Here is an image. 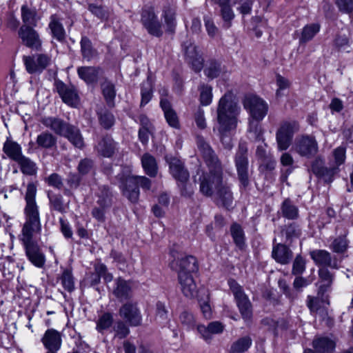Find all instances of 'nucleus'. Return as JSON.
Returning <instances> with one entry per match:
<instances>
[{"label": "nucleus", "mask_w": 353, "mask_h": 353, "mask_svg": "<svg viewBox=\"0 0 353 353\" xmlns=\"http://www.w3.org/2000/svg\"><path fill=\"white\" fill-rule=\"evenodd\" d=\"M59 281L66 291L71 292L74 290V281L72 271L65 269L59 276Z\"/></svg>", "instance_id": "nucleus-46"}, {"label": "nucleus", "mask_w": 353, "mask_h": 353, "mask_svg": "<svg viewBox=\"0 0 353 353\" xmlns=\"http://www.w3.org/2000/svg\"><path fill=\"white\" fill-rule=\"evenodd\" d=\"M37 191V186L34 183H29L28 184L25 194L26 221L22 228L21 239H32L34 234H39L41 230L39 210L36 202Z\"/></svg>", "instance_id": "nucleus-2"}, {"label": "nucleus", "mask_w": 353, "mask_h": 353, "mask_svg": "<svg viewBox=\"0 0 353 353\" xmlns=\"http://www.w3.org/2000/svg\"><path fill=\"white\" fill-rule=\"evenodd\" d=\"M80 43L83 58L88 61L92 59L96 56L97 51L93 48L91 41L87 37H82Z\"/></svg>", "instance_id": "nucleus-42"}, {"label": "nucleus", "mask_w": 353, "mask_h": 353, "mask_svg": "<svg viewBox=\"0 0 353 353\" xmlns=\"http://www.w3.org/2000/svg\"><path fill=\"white\" fill-rule=\"evenodd\" d=\"M46 181L49 185L59 190L61 189L63 185L62 178L57 173L50 174Z\"/></svg>", "instance_id": "nucleus-59"}, {"label": "nucleus", "mask_w": 353, "mask_h": 353, "mask_svg": "<svg viewBox=\"0 0 353 353\" xmlns=\"http://www.w3.org/2000/svg\"><path fill=\"white\" fill-rule=\"evenodd\" d=\"M230 230L235 243L241 247L244 242V233L241 227L237 223H234Z\"/></svg>", "instance_id": "nucleus-52"}, {"label": "nucleus", "mask_w": 353, "mask_h": 353, "mask_svg": "<svg viewBox=\"0 0 353 353\" xmlns=\"http://www.w3.org/2000/svg\"><path fill=\"white\" fill-rule=\"evenodd\" d=\"M274 260L281 264L288 263L292 256V252L285 245L279 243L274 246L272 253Z\"/></svg>", "instance_id": "nucleus-32"}, {"label": "nucleus", "mask_w": 353, "mask_h": 353, "mask_svg": "<svg viewBox=\"0 0 353 353\" xmlns=\"http://www.w3.org/2000/svg\"><path fill=\"white\" fill-rule=\"evenodd\" d=\"M197 330L202 337L207 341L211 339L212 334L222 333L224 325L219 321H213L209 323L207 327L202 325H198Z\"/></svg>", "instance_id": "nucleus-31"}, {"label": "nucleus", "mask_w": 353, "mask_h": 353, "mask_svg": "<svg viewBox=\"0 0 353 353\" xmlns=\"http://www.w3.org/2000/svg\"><path fill=\"white\" fill-rule=\"evenodd\" d=\"M243 106L248 111L249 119L248 137L250 139H261L262 128L259 123L268 111V103L261 98L252 95H246L243 100Z\"/></svg>", "instance_id": "nucleus-3"}, {"label": "nucleus", "mask_w": 353, "mask_h": 353, "mask_svg": "<svg viewBox=\"0 0 353 353\" xmlns=\"http://www.w3.org/2000/svg\"><path fill=\"white\" fill-rule=\"evenodd\" d=\"M48 197L52 209L61 213L65 212L63 196L61 194L49 195Z\"/></svg>", "instance_id": "nucleus-51"}, {"label": "nucleus", "mask_w": 353, "mask_h": 353, "mask_svg": "<svg viewBox=\"0 0 353 353\" xmlns=\"http://www.w3.org/2000/svg\"><path fill=\"white\" fill-rule=\"evenodd\" d=\"M101 88L107 105L110 108L114 107L117 93L115 85L112 81L105 79L101 84Z\"/></svg>", "instance_id": "nucleus-35"}, {"label": "nucleus", "mask_w": 353, "mask_h": 353, "mask_svg": "<svg viewBox=\"0 0 353 353\" xmlns=\"http://www.w3.org/2000/svg\"><path fill=\"white\" fill-rule=\"evenodd\" d=\"M3 151L8 158L15 162L23 155L21 145L17 142L8 139L3 143Z\"/></svg>", "instance_id": "nucleus-33"}, {"label": "nucleus", "mask_w": 353, "mask_h": 353, "mask_svg": "<svg viewBox=\"0 0 353 353\" xmlns=\"http://www.w3.org/2000/svg\"><path fill=\"white\" fill-rule=\"evenodd\" d=\"M93 161L90 159H82L78 165V171L82 175L87 174L93 168Z\"/></svg>", "instance_id": "nucleus-57"}, {"label": "nucleus", "mask_w": 353, "mask_h": 353, "mask_svg": "<svg viewBox=\"0 0 353 353\" xmlns=\"http://www.w3.org/2000/svg\"><path fill=\"white\" fill-rule=\"evenodd\" d=\"M222 72L221 63L215 61H209L204 69L205 74L211 79L218 77Z\"/></svg>", "instance_id": "nucleus-47"}, {"label": "nucleus", "mask_w": 353, "mask_h": 353, "mask_svg": "<svg viewBox=\"0 0 353 353\" xmlns=\"http://www.w3.org/2000/svg\"><path fill=\"white\" fill-rule=\"evenodd\" d=\"M20 167L21 172L26 175H34L37 173V164L30 158L23 155L17 161Z\"/></svg>", "instance_id": "nucleus-40"}, {"label": "nucleus", "mask_w": 353, "mask_h": 353, "mask_svg": "<svg viewBox=\"0 0 353 353\" xmlns=\"http://www.w3.org/2000/svg\"><path fill=\"white\" fill-rule=\"evenodd\" d=\"M117 177L120 181L119 187L122 194L132 203H137L139 201L140 195L139 186L146 190L151 188L152 181L145 176L119 174Z\"/></svg>", "instance_id": "nucleus-6"}, {"label": "nucleus", "mask_w": 353, "mask_h": 353, "mask_svg": "<svg viewBox=\"0 0 353 353\" xmlns=\"http://www.w3.org/2000/svg\"><path fill=\"white\" fill-rule=\"evenodd\" d=\"M161 17L166 31L173 34L176 27L175 7L171 6L170 4L165 5L163 8Z\"/></svg>", "instance_id": "nucleus-25"}, {"label": "nucleus", "mask_w": 353, "mask_h": 353, "mask_svg": "<svg viewBox=\"0 0 353 353\" xmlns=\"http://www.w3.org/2000/svg\"><path fill=\"white\" fill-rule=\"evenodd\" d=\"M282 212L284 216L293 219L297 217L298 210L289 200H285L282 206Z\"/></svg>", "instance_id": "nucleus-53"}, {"label": "nucleus", "mask_w": 353, "mask_h": 353, "mask_svg": "<svg viewBox=\"0 0 353 353\" xmlns=\"http://www.w3.org/2000/svg\"><path fill=\"white\" fill-rule=\"evenodd\" d=\"M310 255L316 265L323 268H339L338 261L332 259L330 254L324 250H314L310 252Z\"/></svg>", "instance_id": "nucleus-21"}, {"label": "nucleus", "mask_w": 353, "mask_h": 353, "mask_svg": "<svg viewBox=\"0 0 353 353\" xmlns=\"http://www.w3.org/2000/svg\"><path fill=\"white\" fill-rule=\"evenodd\" d=\"M26 255L28 260L36 267L42 268L46 262V257L39 245L33 239H21Z\"/></svg>", "instance_id": "nucleus-13"}, {"label": "nucleus", "mask_w": 353, "mask_h": 353, "mask_svg": "<svg viewBox=\"0 0 353 353\" xmlns=\"http://www.w3.org/2000/svg\"><path fill=\"white\" fill-rule=\"evenodd\" d=\"M299 124L295 121L285 122L278 130L276 135L278 149L286 150L292 143L295 132L299 131Z\"/></svg>", "instance_id": "nucleus-10"}, {"label": "nucleus", "mask_w": 353, "mask_h": 353, "mask_svg": "<svg viewBox=\"0 0 353 353\" xmlns=\"http://www.w3.org/2000/svg\"><path fill=\"white\" fill-rule=\"evenodd\" d=\"M239 108L232 99L230 94H224L219 100L217 108V121L221 141L225 143V135L236 127Z\"/></svg>", "instance_id": "nucleus-4"}, {"label": "nucleus", "mask_w": 353, "mask_h": 353, "mask_svg": "<svg viewBox=\"0 0 353 353\" xmlns=\"http://www.w3.org/2000/svg\"><path fill=\"white\" fill-rule=\"evenodd\" d=\"M110 208H103L96 204L92 210V216L99 222H104L105 220V212Z\"/></svg>", "instance_id": "nucleus-58"}, {"label": "nucleus", "mask_w": 353, "mask_h": 353, "mask_svg": "<svg viewBox=\"0 0 353 353\" xmlns=\"http://www.w3.org/2000/svg\"><path fill=\"white\" fill-rule=\"evenodd\" d=\"M18 33L24 45L33 50H41V41L34 27L21 26Z\"/></svg>", "instance_id": "nucleus-17"}, {"label": "nucleus", "mask_w": 353, "mask_h": 353, "mask_svg": "<svg viewBox=\"0 0 353 353\" xmlns=\"http://www.w3.org/2000/svg\"><path fill=\"white\" fill-rule=\"evenodd\" d=\"M347 243L345 237H339L334 239L332 244V249L337 253H342L347 249Z\"/></svg>", "instance_id": "nucleus-54"}, {"label": "nucleus", "mask_w": 353, "mask_h": 353, "mask_svg": "<svg viewBox=\"0 0 353 353\" xmlns=\"http://www.w3.org/2000/svg\"><path fill=\"white\" fill-rule=\"evenodd\" d=\"M313 347L319 353H330L335 348V341L328 337H319L314 340Z\"/></svg>", "instance_id": "nucleus-36"}, {"label": "nucleus", "mask_w": 353, "mask_h": 353, "mask_svg": "<svg viewBox=\"0 0 353 353\" xmlns=\"http://www.w3.org/2000/svg\"><path fill=\"white\" fill-rule=\"evenodd\" d=\"M319 31L320 25L319 23H310L305 26L299 38V43H305L310 41Z\"/></svg>", "instance_id": "nucleus-39"}, {"label": "nucleus", "mask_w": 353, "mask_h": 353, "mask_svg": "<svg viewBox=\"0 0 353 353\" xmlns=\"http://www.w3.org/2000/svg\"><path fill=\"white\" fill-rule=\"evenodd\" d=\"M228 285L232 290L239 310L245 321L250 320L252 317L251 303L248 296L243 292L241 287L233 279L228 281Z\"/></svg>", "instance_id": "nucleus-9"}, {"label": "nucleus", "mask_w": 353, "mask_h": 353, "mask_svg": "<svg viewBox=\"0 0 353 353\" xmlns=\"http://www.w3.org/2000/svg\"><path fill=\"white\" fill-rule=\"evenodd\" d=\"M62 136L66 137L76 148L80 149L83 148V139L78 128L69 124Z\"/></svg>", "instance_id": "nucleus-34"}, {"label": "nucleus", "mask_w": 353, "mask_h": 353, "mask_svg": "<svg viewBox=\"0 0 353 353\" xmlns=\"http://www.w3.org/2000/svg\"><path fill=\"white\" fill-rule=\"evenodd\" d=\"M114 322V314L110 312H105L99 316L97 321L96 330L103 333L105 330L110 328Z\"/></svg>", "instance_id": "nucleus-43"}, {"label": "nucleus", "mask_w": 353, "mask_h": 353, "mask_svg": "<svg viewBox=\"0 0 353 353\" xmlns=\"http://www.w3.org/2000/svg\"><path fill=\"white\" fill-rule=\"evenodd\" d=\"M141 165L145 173L150 177H155L158 173V165L156 159L146 152L141 158Z\"/></svg>", "instance_id": "nucleus-30"}, {"label": "nucleus", "mask_w": 353, "mask_h": 353, "mask_svg": "<svg viewBox=\"0 0 353 353\" xmlns=\"http://www.w3.org/2000/svg\"><path fill=\"white\" fill-rule=\"evenodd\" d=\"M205 30L209 37H214L219 32V29L214 24L212 19L209 17H204Z\"/></svg>", "instance_id": "nucleus-55"}, {"label": "nucleus", "mask_w": 353, "mask_h": 353, "mask_svg": "<svg viewBox=\"0 0 353 353\" xmlns=\"http://www.w3.org/2000/svg\"><path fill=\"white\" fill-rule=\"evenodd\" d=\"M141 21L148 32L156 37L162 34L161 26L157 19L152 7H145L142 10Z\"/></svg>", "instance_id": "nucleus-14"}, {"label": "nucleus", "mask_w": 353, "mask_h": 353, "mask_svg": "<svg viewBox=\"0 0 353 353\" xmlns=\"http://www.w3.org/2000/svg\"><path fill=\"white\" fill-rule=\"evenodd\" d=\"M48 27L53 38L59 41H63L65 39V32L61 23V19L57 14L50 16Z\"/></svg>", "instance_id": "nucleus-26"}, {"label": "nucleus", "mask_w": 353, "mask_h": 353, "mask_svg": "<svg viewBox=\"0 0 353 353\" xmlns=\"http://www.w3.org/2000/svg\"><path fill=\"white\" fill-rule=\"evenodd\" d=\"M119 315L130 326L141 325L142 315L137 303L129 301L123 304L119 310Z\"/></svg>", "instance_id": "nucleus-12"}, {"label": "nucleus", "mask_w": 353, "mask_h": 353, "mask_svg": "<svg viewBox=\"0 0 353 353\" xmlns=\"http://www.w3.org/2000/svg\"><path fill=\"white\" fill-rule=\"evenodd\" d=\"M333 155L335 160V163L337 165L343 164L345 159V148L343 146L336 148L333 151Z\"/></svg>", "instance_id": "nucleus-62"}, {"label": "nucleus", "mask_w": 353, "mask_h": 353, "mask_svg": "<svg viewBox=\"0 0 353 353\" xmlns=\"http://www.w3.org/2000/svg\"><path fill=\"white\" fill-rule=\"evenodd\" d=\"M248 149L245 144L240 143L235 157V163L241 183L245 186L248 184V160L247 157Z\"/></svg>", "instance_id": "nucleus-15"}, {"label": "nucleus", "mask_w": 353, "mask_h": 353, "mask_svg": "<svg viewBox=\"0 0 353 353\" xmlns=\"http://www.w3.org/2000/svg\"><path fill=\"white\" fill-rule=\"evenodd\" d=\"M292 150L301 157L311 159L319 152V145L312 135L298 136L292 145Z\"/></svg>", "instance_id": "nucleus-8"}, {"label": "nucleus", "mask_w": 353, "mask_h": 353, "mask_svg": "<svg viewBox=\"0 0 353 353\" xmlns=\"http://www.w3.org/2000/svg\"><path fill=\"white\" fill-rule=\"evenodd\" d=\"M336 3L341 12L350 13L353 11V0H336Z\"/></svg>", "instance_id": "nucleus-63"}, {"label": "nucleus", "mask_w": 353, "mask_h": 353, "mask_svg": "<svg viewBox=\"0 0 353 353\" xmlns=\"http://www.w3.org/2000/svg\"><path fill=\"white\" fill-rule=\"evenodd\" d=\"M114 337L120 339L125 338L130 334L128 324L123 320H118L113 326Z\"/></svg>", "instance_id": "nucleus-49"}, {"label": "nucleus", "mask_w": 353, "mask_h": 353, "mask_svg": "<svg viewBox=\"0 0 353 353\" xmlns=\"http://www.w3.org/2000/svg\"><path fill=\"white\" fill-rule=\"evenodd\" d=\"M141 105H145L152 99V87L151 82L148 80L146 82L143 83L141 86Z\"/></svg>", "instance_id": "nucleus-50"}, {"label": "nucleus", "mask_w": 353, "mask_h": 353, "mask_svg": "<svg viewBox=\"0 0 353 353\" xmlns=\"http://www.w3.org/2000/svg\"><path fill=\"white\" fill-rule=\"evenodd\" d=\"M36 143L39 148L50 149L56 145L57 138L52 133L45 131L37 136Z\"/></svg>", "instance_id": "nucleus-38"}, {"label": "nucleus", "mask_w": 353, "mask_h": 353, "mask_svg": "<svg viewBox=\"0 0 353 353\" xmlns=\"http://www.w3.org/2000/svg\"><path fill=\"white\" fill-rule=\"evenodd\" d=\"M199 270L197 261L193 256L181 257L178 262V281L183 293L192 297L196 289L193 274Z\"/></svg>", "instance_id": "nucleus-5"}, {"label": "nucleus", "mask_w": 353, "mask_h": 353, "mask_svg": "<svg viewBox=\"0 0 353 353\" xmlns=\"http://www.w3.org/2000/svg\"><path fill=\"white\" fill-rule=\"evenodd\" d=\"M199 90L200 92L199 100L201 105H210L212 101V88L207 84H201Z\"/></svg>", "instance_id": "nucleus-48"}, {"label": "nucleus", "mask_w": 353, "mask_h": 353, "mask_svg": "<svg viewBox=\"0 0 353 353\" xmlns=\"http://www.w3.org/2000/svg\"><path fill=\"white\" fill-rule=\"evenodd\" d=\"M94 270L98 272L103 279L105 282L108 283L113 280V276L108 272L106 265L103 263H98L94 266Z\"/></svg>", "instance_id": "nucleus-56"}, {"label": "nucleus", "mask_w": 353, "mask_h": 353, "mask_svg": "<svg viewBox=\"0 0 353 353\" xmlns=\"http://www.w3.org/2000/svg\"><path fill=\"white\" fill-rule=\"evenodd\" d=\"M161 95L160 106L164 112V116L166 121L172 128H176V115L174 110L172 109L168 91L166 88H163L159 90Z\"/></svg>", "instance_id": "nucleus-18"}, {"label": "nucleus", "mask_w": 353, "mask_h": 353, "mask_svg": "<svg viewBox=\"0 0 353 353\" xmlns=\"http://www.w3.org/2000/svg\"><path fill=\"white\" fill-rule=\"evenodd\" d=\"M96 150L101 156L110 157L117 150V143L110 137L106 136L98 143Z\"/></svg>", "instance_id": "nucleus-29"}, {"label": "nucleus", "mask_w": 353, "mask_h": 353, "mask_svg": "<svg viewBox=\"0 0 353 353\" xmlns=\"http://www.w3.org/2000/svg\"><path fill=\"white\" fill-rule=\"evenodd\" d=\"M112 294L119 299H128L132 295V286L130 281H126L121 277L114 280Z\"/></svg>", "instance_id": "nucleus-23"}, {"label": "nucleus", "mask_w": 353, "mask_h": 353, "mask_svg": "<svg viewBox=\"0 0 353 353\" xmlns=\"http://www.w3.org/2000/svg\"><path fill=\"white\" fill-rule=\"evenodd\" d=\"M88 10L93 14L101 19H104L108 17L107 12L101 6H97L96 4H90L88 6Z\"/></svg>", "instance_id": "nucleus-61"}, {"label": "nucleus", "mask_w": 353, "mask_h": 353, "mask_svg": "<svg viewBox=\"0 0 353 353\" xmlns=\"http://www.w3.org/2000/svg\"><path fill=\"white\" fill-rule=\"evenodd\" d=\"M21 17L23 21L22 26L36 27L40 19L35 8H30L24 4L21 8Z\"/></svg>", "instance_id": "nucleus-27"}, {"label": "nucleus", "mask_w": 353, "mask_h": 353, "mask_svg": "<svg viewBox=\"0 0 353 353\" xmlns=\"http://www.w3.org/2000/svg\"><path fill=\"white\" fill-rule=\"evenodd\" d=\"M99 124L105 130L112 128L115 123L114 116L106 109L101 110L98 113Z\"/></svg>", "instance_id": "nucleus-44"}, {"label": "nucleus", "mask_w": 353, "mask_h": 353, "mask_svg": "<svg viewBox=\"0 0 353 353\" xmlns=\"http://www.w3.org/2000/svg\"><path fill=\"white\" fill-rule=\"evenodd\" d=\"M56 89L62 101L72 107H75L79 103V96L72 86H68L62 81L55 83Z\"/></svg>", "instance_id": "nucleus-19"}, {"label": "nucleus", "mask_w": 353, "mask_h": 353, "mask_svg": "<svg viewBox=\"0 0 353 353\" xmlns=\"http://www.w3.org/2000/svg\"><path fill=\"white\" fill-rule=\"evenodd\" d=\"M41 123L46 128L50 129L55 134L62 136L70 123L65 122L59 117H44Z\"/></svg>", "instance_id": "nucleus-24"}, {"label": "nucleus", "mask_w": 353, "mask_h": 353, "mask_svg": "<svg viewBox=\"0 0 353 353\" xmlns=\"http://www.w3.org/2000/svg\"><path fill=\"white\" fill-rule=\"evenodd\" d=\"M23 62L29 74H41L51 63V58L46 54L23 56Z\"/></svg>", "instance_id": "nucleus-11"}, {"label": "nucleus", "mask_w": 353, "mask_h": 353, "mask_svg": "<svg viewBox=\"0 0 353 353\" xmlns=\"http://www.w3.org/2000/svg\"><path fill=\"white\" fill-rule=\"evenodd\" d=\"M96 204L103 208H110L112 205V193L108 187L102 185L99 187L95 194Z\"/></svg>", "instance_id": "nucleus-37"}, {"label": "nucleus", "mask_w": 353, "mask_h": 353, "mask_svg": "<svg viewBox=\"0 0 353 353\" xmlns=\"http://www.w3.org/2000/svg\"><path fill=\"white\" fill-rule=\"evenodd\" d=\"M319 274L322 282L324 283L320 285L316 298L308 296L309 301L307 302V306L311 312H316L319 310L321 306L319 305V300L321 301L323 306L329 304L328 296L325 295V293L327 291L332 283V276L330 272L325 268H321L319 271Z\"/></svg>", "instance_id": "nucleus-7"}, {"label": "nucleus", "mask_w": 353, "mask_h": 353, "mask_svg": "<svg viewBox=\"0 0 353 353\" xmlns=\"http://www.w3.org/2000/svg\"><path fill=\"white\" fill-rule=\"evenodd\" d=\"M195 293H198L199 294H203L204 296V298L199 297V302L200 304L201 312L206 319H210L212 317V310L211 307L209 304V294L208 292L205 289L202 288L199 291H196V289L195 290Z\"/></svg>", "instance_id": "nucleus-41"}, {"label": "nucleus", "mask_w": 353, "mask_h": 353, "mask_svg": "<svg viewBox=\"0 0 353 353\" xmlns=\"http://www.w3.org/2000/svg\"><path fill=\"white\" fill-rule=\"evenodd\" d=\"M101 69L94 66H81L77 68L80 79L88 84L95 83L99 79Z\"/></svg>", "instance_id": "nucleus-28"}, {"label": "nucleus", "mask_w": 353, "mask_h": 353, "mask_svg": "<svg viewBox=\"0 0 353 353\" xmlns=\"http://www.w3.org/2000/svg\"><path fill=\"white\" fill-rule=\"evenodd\" d=\"M323 162L321 158L316 159L312 164V171L317 176H321L324 174L325 168L323 166Z\"/></svg>", "instance_id": "nucleus-64"}, {"label": "nucleus", "mask_w": 353, "mask_h": 353, "mask_svg": "<svg viewBox=\"0 0 353 353\" xmlns=\"http://www.w3.org/2000/svg\"><path fill=\"white\" fill-rule=\"evenodd\" d=\"M305 269V262L302 256H297L293 263L292 273L294 274H301Z\"/></svg>", "instance_id": "nucleus-60"}, {"label": "nucleus", "mask_w": 353, "mask_h": 353, "mask_svg": "<svg viewBox=\"0 0 353 353\" xmlns=\"http://www.w3.org/2000/svg\"><path fill=\"white\" fill-rule=\"evenodd\" d=\"M252 345V340L248 336L239 339L232 345L230 353H243L247 351Z\"/></svg>", "instance_id": "nucleus-45"}, {"label": "nucleus", "mask_w": 353, "mask_h": 353, "mask_svg": "<svg viewBox=\"0 0 353 353\" xmlns=\"http://www.w3.org/2000/svg\"><path fill=\"white\" fill-rule=\"evenodd\" d=\"M41 341L45 347L48 349L46 353H56L60 349L62 343L60 332L54 329L47 330Z\"/></svg>", "instance_id": "nucleus-20"}, {"label": "nucleus", "mask_w": 353, "mask_h": 353, "mask_svg": "<svg viewBox=\"0 0 353 353\" xmlns=\"http://www.w3.org/2000/svg\"><path fill=\"white\" fill-rule=\"evenodd\" d=\"M236 3V0H220V14L223 20V28L229 29L232 26V20L235 17V14L232 8Z\"/></svg>", "instance_id": "nucleus-22"}, {"label": "nucleus", "mask_w": 353, "mask_h": 353, "mask_svg": "<svg viewBox=\"0 0 353 353\" xmlns=\"http://www.w3.org/2000/svg\"><path fill=\"white\" fill-rule=\"evenodd\" d=\"M196 143L208 167L197 172L200 192L206 196H213L217 204L228 209L232 207L233 197L230 188L223 181L221 163L203 137H198Z\"/></svg>", "instance_id": "nucleus-1"}, {"label": "nucleus", "mask_w": 353, "mask_h": 353, "mask_svg": "<svg viewBox=\"0 0 353 353\" xmlns=\"http://www.w3.org/2000/svg\"><path fill=\"white\" fill-rule=\"evenodd\" d=\"M186 61L195 72H200L203 68V58L200 49L191 42L184 44Z\"/></svg>", "instance_id": "nucleus-16"}]
</instances>
